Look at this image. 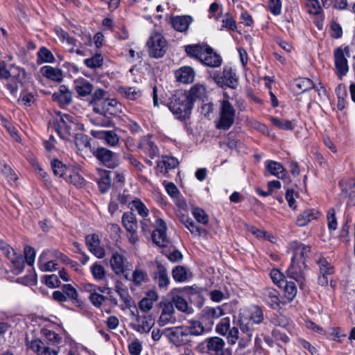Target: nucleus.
I'll use <instances>...</instances> for the list:
<instances>
[{"instance_id": "f8f14e48", "label": "nucleus", "mask_w": 355, "mask_h": 355, "mask_svg": "<svg viewBox=\"0 0 355 355\" xmlns=\"http://www.w3.org/2000/svg\"><path fill=\"white\" fill-rule=\"evenodd\" d=\"M26 345L29 349L38 355H58V350L55 347L46 345L40 339L31 338L29 334H26Z\"/></svg>"}, {"instance_id": "4468645a", "label": "nucleus", "mask_w": 355, "mask_h": 355, "mask_svg": "<svg viewBox=\"0 0 355 355\" xmlns=\"http://www.w3.org/2000/svg\"><path fill=\"white\" fill-rule=\"evenodd\" d=\"M230 311V304L224 303L216 306H205L202 313L207 320H218Z\"/></svg>"}, {"instance_id": "13d9d810", "label": "nucleus", "mask_w": 355, "mask_h": 355, "mask_svg": "<svg viewBox=\"0 0 355 355\" xmlns=\"http://www.w3.org/2000/svg\"><path fill=\"white\" fill-rule=\"evenodd\" d=\"M187 330L189 331L188 334L189 336V338H191V336L192 335H201L204 332L205 328L200 322L195 321L191 323V325L190 327H187Z\"/></svg>"}, {"instance_id": "bf43d9fd", "label": "nucleus", "mask_w": 355, "mask_h": 355, "mask_svg": "<svg viewBox=\"0 0 355 355\" xmlns=\"http://www.w3.org/2000/svg\"><path fill=\"white\" fill-rule=\"evenodd\" d=\"M37 56L42 62H53L55 60L52 53L45 47H42L39 50Z\"/></svg>"}, {"instance_id": "a18cd8bd", "label": "nucleus", "mask_w": 355, "mask_h": 355, "mask_svg": "<svg viewBox=\"0 0 355 355\" xmlns=\"http://www.w3.org/2000/svg\"><path fill=\"white\" fill-rule=\"evenodd\" d=\"M132 281L136 286H140L148 279L147 272L140 268H136L132 275Z\"/></svg>"}, {"instance_id": "9b49d317", "label": "nucleus", "mask_w": 355, "mask_h": 355, "mask_svg": "<svg viewBox=\"0 0 355 355\" xmlns=\"http://www.w3.org/2000/svg\"><path fill=\"white\" fill-rule=\"evenodd\" d=\"M121 223L128 232V239L130 243L135 245L139 241L137 234V221L135 215L132 212L123 213Z\"/></svg>"}, {"instance_id": "72a5a7b5", "label": "nucleus", "mask_w": 355, "mask_h": 355, "mask_svg": "<svg viewBox=\"0 0 355 355\" xmlns=\"http://www.w3.org/2000/svg\"><path fill=\"white\" fill-rule=\"evenodd\" d=\"M117 91L123 97L131 101H135L142 95V92L135 87L121 86Z\"/></svg>"}, {"instance_id": "7c9ffc66", "label": "nucleus", "mask_w": 355, "mask_h": 355, "mask_svg": "<svg viewBox=\"0 0 355 355\" xmlns=\"http://www.w3.org/2000/svg\"><path fill=\"white\" fill-rule=\"evenodd\" d=\"M319 214L317 210L313 209L305 210L297 216L296 225L299 227H304L313 220L316 219Z\"/></svg>"}, {"instance_id": "0eeeda50", "label": "nucleus", "mask_w": 355, "mask_h": 355, "mask_svg": "<svg viewBox=\"0 0 355 355\" xmlns=\"http://www.w3.org/2000/svg\"><path fill=\"white\" fill-rule=\"evenodd\" d=\"M147 46L149 55L155 58L163 57L168 49L167 41L162 35L157 33L150 36Z\"/></svg>"}, {"instance_id": "dca6fc26", "label": "nucleus", "mask_w": 355, "mask_h": 355, "mask_svg": "<svg viewBox=\"0 0 355 355\" xmlns=\"http://www.w3.org/2000/svg\"><path fill=\"white\" fill-rule=\"evenodd\" d=\"M156 229L152 233L153 241L159 246H166L168 243L166 237V225L164 220H156Z\"/></svg>"}, {"instance_id": "473e14b6", "label": "nucleus", "mask_w": 355, "mask_h": 355, "mask_svg": "<svg viewBox=\"0 0 355 355\" xmlns=\"http://www.w3.org/2000/svg\"><path fill=\"white\" fill-rule=\"evenodd\" d=\"M266 168L271 175L278 178L284 179L286 177V171L279 162L271 160L266 161Z\"/></svg>"}, {"instance_id": "c85d7f7f", "label": "nucleus", "mask_w": 355, "mask_h": 355, "mask_svg": "<svg viewBox=\"0 0 355 355\" xmlns=\"http://www.w3.org/2000/svg\"><path fill=\"white\" fill-rule=\"evenodd\" d=\"M99 178L97 180L99 191L101 193H107L111 187L110 171L105 170L98 171Z\"/></svg>"}, {"instance_id": "b1692460", "label": "nucleus", "mask_w": 355, "mask_h": 355, "mask_svg": "<svg viewBox=\"0 0 355 355\" xmlns=\"http://www.w3.org/2000/svg\"><path fill=\"white\" fill-rule=\"evenodd\" d=\"M74 89L79 96L85 97L92 94L93 85L87 80L80 78L73 81Z\"/></svg>"}, {"instance_id": "20e7f679", "label": "nucleus", "mask_w": 355, "mask_h": 355, "mask_svg": "<svg viewBox=\"0 0 355 355\" xmlns=\"http://www.w3.org/2000/svg\"><path fill=\"white\" fill-rule=\"evenodd\" d=\"M117 104L115 99L106 97L99 105L93 107V111L99 114V116L94 119L96 124L104 127L110 126L111 120L106 114H113Z\"/></svg>"}, {"instance_id": "5fc2aeb1", "label": "nucleus", "mask_w": 355, "mask_h": 355, "mask_svg": "<svg viewBox=\"0 0 355 355\" xmlns=\"http://www.w3.org/2000/svg\"><path fill=\"white\" fill-rule=\"evenodd\" d=\"M0 171L9 182L15 181L17 180L16 175L11 167L1 160H0Z\"/></svg>"}, {"instance_id": "69168bd1", "label": "nucleus", "mask_w": 355, "mask_h": 355, "mask_svg": "<svg viewBox=\"0 0 355 355\" xmlns=\"http://www.w3.org/2000/svg\"><path fill=\"white\" fill-rule=\"evenodd\" d=\"M268 8L270 12L277 16L281 14L282 2L280 0H269Z\"/></svg>"}, {"instance_id": "ddd939ff", "label": "nucleus", "mask_w": 355, "mask_h": 355, "mask_svg": "<svg viewBox=\"0 0 355 355\" xmlns=\"http://www.w3.org/2000/svg\"><path fill=\"white\" fill-rule=\"evenodd\" d=\"M290 248L293 252L291 260L304 261L306 263V259L309 257L311 253L310 245L295 241L290 244Z\"/></svg>"}, {"instance_id": "7ed1b4c3", "label": "nucleus", "mask_w": 355, "mask_h": 355, "mask_svg": "<svg viewBox=\"0 0 355 355\" xmlns=\"http://www.w3.org/2000/svg\"><path fill=\"white\" fill-rule=\"evenodd\" d=\"M228 98V95L224 94L223 98L220 101L219 119L216 121V128L220 130H228L234 122L236 110Z\"/></svg>"}, {"instance_id": "4c0bfd02", "label": "nucleus", "mask_w": 355, "mask_h": 355, "mask_svg": "<svg viewBox=\"0 0 355 355\" xmlns=\"http://www.w3.org/2000/svg\"><path fill=\"white\" fill-rule=\"evenodd\" d=\"M110 265L116 275H121L124 272V257L118 252H114L110 259Z\"/></svg>"}, {"instance_id": "423d86ee", "label": "nucleus", "mask_w": 355, "mask_h": 355, "mask_svg": "<svg viewBox=\"0 0 355 355\" xmlns=\"http://www.w3.org/2000/svg\"><path fill=\"white\" fill-rule=\"evenodd\" d=\"M188 332L187 327L178 326L164 329L163 336L168 340L170 343L176 347H180L191 342Z\"/></svg>"}, {"instance_id": "79ce46f5", "label": "nucleus", "mask_w": 355, "mask_h": 355, "mask_svg": "<svg viewBox=\"0 0 355 355\" xmlns=\"http://www.w3.org/2000/svg\"><path fill=\"white\" fill-rule=\"evenodd\" d=\"M131 210L135 211L142 218H146L149 215V210L145 204L139 198H135L131 202Z\"/></svg>"}, {"instance_id": "e433bc0d", "label": "nucleus", "mask_w": 355, "mask_h": 355, "mask_svg": "<svg viewBox=\"0 0 355 355\" xmlns=\"http://www.w3.org/2000/svg\"><path fill=\"white\" fill-rule=\"evenodd\" d=\"M42 74L47 78L55 82L62 80V72L60 69L51 66H44L41 68Z\"/></svg>"}, {"instance_id": "2f4dec72", "label": "nucleus", "mask_w": 355, "mask_h": 355, "mask_svg": "<svg viewBox=\"0 0 355 355\" xmlns=\"http://www.w3.org/2000/svg\"><path fill=\"white\" fill-rule=\"evenodd\" d=\"M201 62L210 67H218L221 64L222 58L209 46L207 53L205 54Z\"/></svg>"}, {"instance_id": "052dcab7", "label": "nucleus", "mask_w": 355, "mask_h": 355, "mask_svg": "<svg viewBox=\"0 0 355 355\" xmlns=\"http://www.w3.org/2000/svg\"><path fill=\"white\" fill-rule=\"evenodd\" d=\"M192 214L195 219L200 223L205 225L209 221L207 214L200 208L196 207L193 209Z\"/></svg>"}, {"instance_id": "39448f33", "label": "nucleus", "mask_w": 355, "mask_h": 355, "mask_svg": "<svg viewBox=\"0 0 355 355\" xmlns=\"http://www.w3.org/2000/svg\"><path fill=\"white\" fill-rule=\"evenodd\" d=\"M197 349L200 353L209 355H231L225 348L224 340L218 336L206 338L198 345Z\"/></svg>"}, {"instance_id": "c03bdc74", "label": "nucleus", "mask_w": 355, "mask_h": 355, "mask_svg": "<svg viewBox=\"0 0 355 355\" xmlns=\"http://www.w3.org/2000/svg\"><path fill=\"white\" fill-rule=\"evenodd\" d=\"M270 121L277 128L285 130H292L295 126L293 121L282 119L274 116L270 117Z\"/></svg>"}, {"instance_id": "f257e3e1", "label": "nucleus", "mask_w": 355, "mask_h": 355, "mask_svg": "<svg viewBox=\"0 0 355 355\" xmlns=\"http://www.w3.org/2000/svg\"><path fill=\"white\" fill-rule=\"evenodd\" d=\"M263 320V311L258 306H252L240 310L239 326L241 332L245 335V343H242L239 341L241 347H245L248 345L253 336L257 326L261 324Z\"/></svg>"}, {"instance_id": "c756f323", "label": "nucleus", "mask_w": 355, "mask_h": 355, "mask_svg": "<svg viewBox=\"0 0 355 355\" xmlns=\"http://www.w3.org/2000/svg\"><path fill=\"white\" fill-rule=\"evenodd\" d=\"M187 94L188 99L191 103V105L193 107L194 102L197 99H201L205 96L206 87L202 84H195L193 86L191 87V89Z\"/></svg>"}, {"instance_id": "a878e982", "label": "nucleus", "mask_w": 355, "mask_h": 355, "mask_svg": "<svg viewBox=\"0 0 355 355\" xmlns=\"http://www.w3.org/2000/svg\"><path fill=\"white\" fill-rule=\"evenodd\" d=\"M193 19L190 16H177L172 17L171 22L175 31L186 33Z\"/></svg>"}, {"instance_id": "1a4fd4ad", "label": "nucleus", "mask_w": 355, "mask_h": 355, "mask_svg": "<svg viewBox=\"0 0 355 355\" xmlns=\"http://www.w3.org/2000/svg\"><path fill=\"white\" fill-rule=\"evenodd\" d=\"M306 270L307 266L304 261L291 260V263L286 270V276L295 280L300 287L303 289L306 282Z\"/></svg>"}, {"instance_id": "f03ea898", "label": "nucleus", "mask_w": 355, "mask_h": 355, "mask_svg": "<svg viewBox=\"0 0 355 355\" xmlns=\"http://www.w3.org/2000/svg\"><path fill=\"white\" fill-rule=\"evenodd\" d=\"M168 107L176 118L181 120L188 118L193 107L188 99L187 94L180 91L171 96Z\"/></svg>"}, {"instance_id": "338daca9", "label": "nucleus", "mask_w": 355, "mask_h": 355, "mask_svg": "<svg viewBox=\"0 0 355 355\" xmlns=\"http://www.w3.org/2000/svg\"><path fill=\"white\" fill-rule=\"evenodd\" d=\"M35 251L31 246H26L24 248V258L26 262L28 265L33 266L35 258Z\"/></svg>"}, {"instance_id": "a211bd4d", "label": "nucleus", "mask_w": 355, "mask_h": 355, "mask_svg": "<svg viewBox=\"0 0 355 355\" xmlns=\"http://www.w3.org/2000/svg\"><path fill=\"white\" fill-rule=\"evenodd\" d=\"M95 157L109 168H114L116 164V154L105 148H98L94 153Z\"/></svg>"}, {"instance_id": "09e8293b", "label": "nucleus", "mask_w": 355, "mask_h": 355, "mask_svg": "<svg viewBox=\"0 0 355 355\" xmlns=\"http://www.w3.org/2000/svg\"><path fill=\"white\" fill-rule=\"evenodd\" d=\"M272 336L277 345L281 347H283V345L288 343L290 340L289 337L284 332H282L277 329L272 330Z\"/></svg>"}, {"instance_id": "4d7b16f0", "label": "nucleus", "mask_w": 355, "mask_h": 355, "mask_svg": "<svg viewBox=\"0 0 355 355\" xmlns=\"http://www.w3.org/2000/svg\"><path fill=\"white\" fill-rule=\"evenodd\" d=\"M90 270L94 278L96 280H101L105 275V270L101 264L95 263L90 267Z\"/></svg>"}, {"instance_id": "a19ab883", "label": "nucleus", "mask_w": 355, "mask_h": 355, "mask_svg": "<svg viewBox=\"0 0 355 355\" xmlns=\"http://www.w3.org/2000/svg\"><path fill=\"white\" fill-rule=\"evenodd\" d=\"M13 266V272L15 274L21 273L24 268V259L21 254H17L13 252L10 255V259H8Z\"/></svg>"}, {"instance_id": "ea45409f", "label": "nucleus", "mask_w": 355, "mask_h": 355, "mask_svg": "<svg viewBox=\"0 0 355 355\" xmlns=\"http://www.w3.org/2000/svg\"><path fill=\"white\" fill-rule=\"evenodd\" d=\"M297 287L294 282H287L284 286V296L283 299V304L291 302L297 295Z\"/></svg>"}, {"instance_id": "864d4df0", "label": "nucleus", "mask_w": 355, "mask_h": 355, "mask_svg": "<svg viewBox=\"0 0 355 355\" xmlns=\"http://www.w3.org/2000/svg\"><path fill=\"white\" fill-rule=\"evenodd\" d=\"M230 328V318L229 317H225L216 325V331L220 335L226 336Z\"/></svg>"}, {"instance_id": "9d476101", "label": "nucleus", "mask_w": 355, "mask_h": 355, "mask_svg": "<svg viewBox=\"0 0 355 355\" xmlns=\"http://www.w3.org/2000/svg\"><path fill=\"white\" fill-rule=\"evenodd\" d=\"M74 117L70 114H64L60 116L55 123V130L62 139L68 140L73 135V127L76 125L73 121Z\"/></svg>"}, {"instance_id": "f3484780", "label": "nucleus", "mask_w": 355, "mask_h": 355, "mask_svg": "<svg viewBox=\"0 0 355 355\" xmlns=\"http://www.w3.org/2000/svg\"><path fill=\"white\" fill-rule=\"evenodd\" d=\"M261 294L263 300L274 309H279L280 304H283V299L280 297L279 291L275 288H264Z\"/></svg>"}, {"instance_id": "393cba45", "label": "nucleus", "mask_w": 355, "mask_h": 355, "mask_svg": "<svg viewBox=\"0 0 355 355\" xmlns=\"http://www.w3.org/2000/svg\"><path fill=\"white\" fill-rule=\"evenodd\" d=\"M52 99L62 106L67 105L71 102L72 96L67 86L60 85L58 92H55L52 95Z\"/></svg>"}, {"instance_id": "de8ad7c7", "label": "nucleus", "mask_w": 355, "mask_h": 355, "mask_svg": "<svg viewBox=\"0 0 355 355\" xmlns=\"http://www.w3.org/2000/svg\"><path fill=\"white\" fill-rule=\"evenodd\" d=\"M295 85L298 87L302 92H305L313 88H315L319 90L318 87H316L313 81L307 78H300L296 80Z\"/></svg>"}, {"instance_id": "603ef678", "label": "nucleus", "mask_w": 355, "mask_h": 355, "mask_svg": "<svg viewBox=\"0 0 355 355\" xmlns=\"http://www.w3.org/2000/svg\"><path fill=\"white\" fill-rule=\"evenodd\" d=\"M172 275L176 282H182L187 279L188 271L184 267L178 266L173 270Z\"/></svg>"}, {"instance_id": "37998d69", "label": "nucleus", "mask_w": 355, "mask_h": 355, "mask_svg": "<svg viewBox=\"0 0 355 355\" xmlns=\"http://www.w3.org/2000/svg\"><path fill=\"white\" fill-rule=\"evenodd\" d=\"M171 302L173 304V307L175 306L178 310L187 313H191V309L189 307L187 302L180 295H174Z\"/></svg>"}, {"instance_id": "6ab92c4d", "label": "nucleus", "mask_w": 355, "mask_h": 355, "mask_svg": "<svg viewBox=\"0 0 355 355\" xmlns=\"http://www.w3.org/2000/svg\"><path fill=\"white\" fill-rule=\"evenodd\" d=\"M174 313L175 309L173 304L169 302H164L162 304V313L158 320L159 326H165L169 323H175L176 318Z\"/></svg>"}, {"instance_id": "49530a36", "label": "nucleus", "mask_w": 355, "mask_h": 355, "mask_svg": "<svg viewBox=\"0 0 355 355\" xmlns=\"http://www.w3.org/2000/svg\"><path fill=\"white\" fill-rule=\"evenodd\" d=\"M107 92L101 88H97L93 93L91 94V99L89 103L95 107L99 105L102 101L106 98Z\"/></svg>"}, {"instance_id": "4be33fe9", "label": "nucleus", "mask_w": 355, "mask_h": 355, "mask_svg": "<svg viewBox=\"0 0 355 355\" xmlns=\"http://www.w3.org/2000/svg\"><path fill=\"white\" fill-rule=\"evenodd\" d=\"M92 135L96 138L104 139L110 146H116L119 144V137L112 130H92Z\"/></svg>"}, {"instance_id": "cd10ccee", "label": "nucleus", "mask_w": 355, "mask_h": 355, "mask_svg": "<svg viewBox=\"0 0 355 355\" xmlns=\"http://www.w3.org/2000/svg\"><path fill=\"white\" fill-rule=\"evenodd\" d=\"M179 164L178 160L170 156H162V160L157 162V167L160 173H166L168 170L176 168Z\"/></svg>"}, {"instance_id": "680f3d73", "label": "nucleus", "mask_w": 355, "mask_h": 355, "mask_svg": "<svg viewBox=\"0 0 355 355\" xmlns=\"http://www.w3.org/2000/svg\"><path fill=\"white\" fill-rule=\"evenodd\" d=\"M328 221V228L330 231H334L337 229V219L336 217V211L334 208H330L327 211V216Z\"/></svg>"}, {"instance_id": "2eb2a0df", "label": "nucleus", "mask_w": 355, "mask_h": 355, "mask_svg": "<svg viewBox=\"0 0 355 355\" xmlns=\"http://www.w3.org/2000/svg\"><path fill=\"white\" fill-rule=\"evenodd\" d=\"M214 79L216 83L221 87L227 86L230 88H235L237 85L236 73L229 67H225L223 74L216 76Z\"/></svg>"}, {"instance_id": "6e6552de", "label": "nucleus", "mask_w": 355, "mask_h": 355, "mask_svg": "<svg viewBox=\"0 0 355 355\" xmlns=\"http://www.w3.org/2000/svg\"><path fill=\"white\" fill-rule=\"evenodd\" d=\"M349 49L348 46L344 49L336 48L334 51V59L335 68L338 77L341 79L349 71L347 57H349Z\"/></svg>"}, {"instance_id": "e2e57ef3", "label": "nucleus", "mask_w": 355, "mask_h": 355, "mask_svg": "<svg viewBox=\"0 0 355 355\" xmlns=\"http://www.w3.org/2000/svg\"><path fill=\"white\" fill-rule=\"evenodd\" d=\"M89 299L94 306L99 307L105 302L106 297L94 290L89 295Z\"/></svg>"}, {"instance_id": "f704fd0d", "label": "nucleus", "mask_w": 355, "mask_h": 355, "mask_svg": "<svg viewBox=\"0 0 355 355\" xmlns=\"http://www.w3.org/2000/svg\"><path fill=\"white\" fill-rule=\"evenodd\" d=\"M155 279L160 288H166L169 284L170 280L166 269L161 264L157 266V270L155 272Z\"/></svg>"}, {"instance_id": "774afa93", "label": "nucleus", "mask_w": 355, "mask_h": 355, "mask_svg": "<svg viewBox=\"0 0 355 355\" xmlns=\"http://www.w3.org/2000/svg\"><path fill=\"white\" fill-rule=\"evenodd\" d=\"M35 98L33 94L22 92L20 95L19 101L25 106H31L35 101Z\"/></svg>"}, {"instance_id": "5701e85b", "label": "nucleus", "mask_w": 355, "mask_h": 355, "mask_svg": "<svg viewBox=\"0 0 355 355\" xmlns=\"http://www.w3.org/2000/svg\"><path fill=\"white\" fill-rule=\"evenodd\" d=\"M138 148L144 153L148 155L151 159L158 155L159 150L157 146L150 139L149 137H144L141 139Z\"/></svg>"}, {"instance_id": "8fccbe9b", "label": "nucleus", "mask_w": 355, "mask_h": 355, "mask_svg": "<svg viewBox=\"0 0 355 355\" xmlns=\"http://www.w3.org/2000/svg\"><path fill=\"white\" fill-rule=\"evenodd\" d=\"M51 165L55 175L60 178H64L67 173V168L62 162L55 159L51 161Z\"/></svg>"}, {"instance_id": "3c124183", "label": "nucleus", "mask_w": 355, "mask_h": 355, "mask_svg": "<svg viewBox=\"0 0 355 355\" xmlns=\"http://www.w3.org/2000/svg\"><path fill=\"white\" fill-rule=\"evenodd\" d=\"M103 58L101 54L96 53L94 56L85 59V64L90 69H96L102 66Z\"/></svg>"}, {"instance_id": "c9c22d12", "label": "nucleus", "mask_w": 355, "mask_h": 355, "mask_svg": "<svg viewBox=\"0 0 355 355\" xmlns=\"http://www.w3.org/2000/svg\"><path fill=\"white\" fill-rule=\"evenodd\" d=\"M175 75L180 82L190 83L194 79L195 72L190 67H182L176 71Z\"/></svg>"}, {"instance_id": "0e129e2a", "label": "nucleus", "mask_w": 355, "mask_h": 355, "mask_svg": "<svg viewBox=\"0 0 355 355\" xmlns=\"http://www.w3.org/2000/svg\"><path fill=\"white\" fill-rule=\"evenodd\" d=\"M306 6L311 14L318 15L320 12L321 7L318 0H306Z\"/></svg>"}, {"instance_id": "58836bf2", "label": "nucleus", "mask_w": 355, "mask_h": 355, "mask_svg": "<svg viewBox=\"0 0 355 355\" xmlns=\"http://www.w3.org/2000/svg\"><path fill=\"white\" fill-rule=\"evenodd\" d=\"M62 290L67 297V300H69L73 305L75 306H80L78 291L71 284L63 285Z\"/></svg>"}, {"instance_id": "bb28decb", "label": "nucleus", "mask_w": 355, "mask_h": 355, "mask_svg": "<svg viewBox=\"0 0 355 355\" xmlns=\"http://www.w3.org/2000/svg\"><path fill=\"white\" fill-rule=\"evenodd\" d=\"M50 259H51V256L49 251H44L40 255L38 259V266L42 271H53L57 269V263H55L53 260H49Z\"/></svg>"}, {"instance_id": "6e6d98bb", "label": "nucleus", "mask_w": 355, "mask_h": 355, "mask_svg": "<svg viewBox=\"0 0 355 355\" xmlns=\"http://www.w3.org/2000/svg\"><path fill=\"white\" fill-rule=\"evenodd\" d=\"M315 261L319 266L320 274L331 275L334 272L333 267L330 265L326 259L320 257Z\"/></svg>"}, {"instance_id": "412c9836", "label": "nucleus", "mask_w": 355, "mask_h": 355, "mask_svg": "<svg viewBox=\"0 0 355 355\" xmlns=\"http://www.w3.org/2000/svg\"><path fill=\"white\" fill-rule=\"evenodd\" d=\"M86 244L89 251L96 257L101 259L105 256V250L100 246V239L97 234H89L85 238Z\"/></svg>"}, {"instance_id": "aec40b11", "label": "nucleus", "mask_w": 355, "mask_h": 355, "mask_svg": "<svg viewBox=\"0 0 355 355\" xmlns=\"http://www.w3.org/2000/svg\"><path fill=\"white\" fill-rule=\"evenodd\" d=\"M187 55L192 58L198 60L201 62L205 54L207 53L209 46L206 44H188L184 46Z\"/></svg>"}]
</instances>
